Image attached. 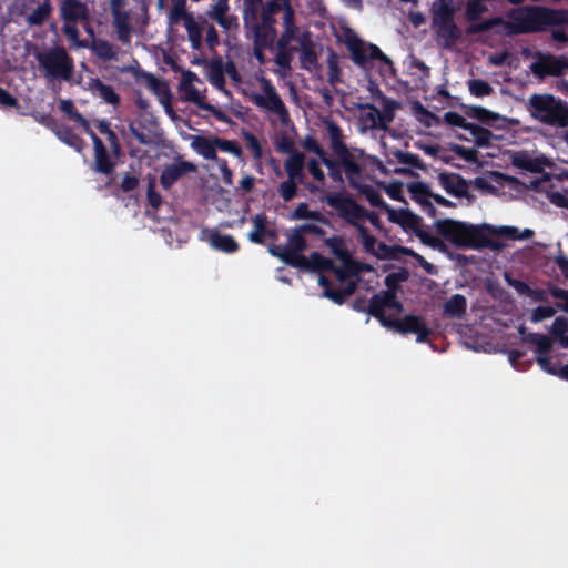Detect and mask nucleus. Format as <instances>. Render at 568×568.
<instances>
[{"instance_id":"obj_1","label":"nucleus","mask_w":568,"mask_h":568,"mask_svg":"<svg viewBox=\"0 0 568 568\" xmlns=\"http://www.w3.org/2000/svg\"><path fill=\"white\" fill-rule=\"evenodd\" d=\"M487 0H468L465 6V20L470 22L466 28L467 36H476L495 29V34L514 37L547 31L549 28L568 26V10L544 6H524L506 11L505 18L495 16L483 21L488 12Z\"/></svg>"},{"instance_id":"obj_2","label":"nucleus","mask_w":568,"mask_h":568,"mask_svg":"<svg viewBox=\"0 0 568 568\" xmlns=\"http://www.w3.org/2000/svg\"><path fill=\"white\" fill-rule=\"evenodd\" d=\"M487 224L475 225L466 222L443 219L435 222L436 232L446 241L460 248L495 247L486 232Z\"/></svg>"},{"instance_id":"obj_3","label":"nucleus","mask_w":568,"mask_h":568,"mask_svg":"<svg viewBox=\"0 0 568 568\" xmlns=\"http://www.w3.org/2000/svg\"><path fill=\"white\" fill-rule=\"evenodd\" d=\"M527 106L531 116L541 123L568 126V103L552 94L534 93L529 97Z\"/></svg>"},{"instance_id":"obj_4","label":"nucleus","mask_w":568,"mask_h":568,"mask_svg":"<svg viewBox=\"0 0 568 568\" xmlns=\"http://www.w3.org/2000/svg\"><path fill=\"white\" fill-rule=\"evenodd\" d=\"M323 201L336 210L337 215L342 220L354 227L363 225L362 221L368 220L374 227L382 229L379 215L375 212H368L348 194L339 192L328 193L323 197Z\"/></svg>"},{"instance_id":"obj_5","label":"nucleus","mask_w":568,"mask_h":568,"mask_svg":"<svg viewBox=\"0 0 568 568\" xmlns=\"http://www.w3.org/2000/svg\"><path fill=\"white\" fill-rule=\"evenodd\" d=\"M523 334V341L536 346L535 359L540 368L551 375L559 376L561 379L568 381V364H561L564 354L550 356L552 349V341L549 336L539 333L525 334V328L519 329Z\"/></svg>"},{"instance_id":"obj_6","label":"nucleus","mask_w":568,"mask_h":568,"mask_svg":"<svg viewBox=\"0 0 568 568\" xmlns=\"http://www.w3.org/2000/svg\"><path fill=\"white\" fill-rule=\"evenodd\" d=\"M344 43L349 51L351 59L358 67H365L372 60H378L387 65L393 64L392 60L376 44L365 43L351 29L345 33Z\"/></svg>"},{"instance_id":"obj_7","label":"nucleus","mask_w":568,"mask_h":568,"mask_svg":"<svg viewBox=\"0 0 568 568\" xmlns=\"http://www.w3.org/2000/svg\"><path fill=\"white\" fill-rule=\"evenodd\" d=\"M37 59L48 77L61 78L65 81L71 79L74 63L63 47H55L48 52L39 53Z\"/></svg>"},{"instance_id":"obj_8","label":"nucleus","mask_w":568,"mask_h":568,"mask_svg":"<svg viewBox=\"0 0 568 568\" xmlns=\"http://www.w3.org/2000/svg\"><path fill=\"white\" fill-rule=\"evenodd\" d=\"M335 155V158L326 154L321 159V162L327 168L328 175L335 183H343L344 179L347 181L349 186H356V180L364 178L365 165L355 164L349 154Z\"/></svg>"},{"instance_id":"obj_9","label":"nucleus","mask_w":568,"mask_h":568,"mask_svg":"<svg viewBox=\"0 0 568 568\" xmlns=\"http://www.w3.org/2000/svg\"><path fill=\"white\" fill-rule=\"evenodd\" d=\"M385 308L403 311V304L397 300L396 293L379 292L374 294L368 303L367 313L378 320L382 326L387 327V323L396 318L386 316Z\"/></svg>"},{"instance_id":"obj_10","label":"nucleus","mask_w":568,"mask_h":568,"mask_svg":"<svg viewBox=\"0 0 568 568\" xmlns=\"http://www.w3.org/2000/svg\"><path fill=\"white\" fill-rule=\"evenodd\" d=\"M386 328L396 331L399 334H415L417 343H425L432 331L425 320L417 315H406L403 318L390 320Z\"/></svg>"},{"instance_id":"obj_11","label":"nucleus","mask_w":568,"mask_h":568,"mask_svg":"<svg viewBox=\"0 0 568 568\" xmlns=\"http://www.w3.org/2000/svg\"><path fill=\"white\" fill-rule=\"evenodd\" d=\"M263 91L264 94H255L253 97L254 104L277 114L282 120L287 118L288 111L280 94L268 80H264Z\"/></svg>"},{"instance_id":"obj_12","label":"nucleus","mask_w":568,"mask_h":568,"mask_svg":"<svg viewBox=\"0 0 568 568\" xmlns=\"http://www.w3.org/2000/svg\"><path fill=\"white\" fill-rule=\"evenodd\" d=\"M125 4V0H110L112 24L115 28L119 41L122 43H129L132 36L130 13L129 11L124 10Z\"/></svg>"},{"instance_id":"obj_13","label":"nucleus","mask_w":568,"mask_h":568,"mask_svg":"<svg viewBox=\"0 0 568 568\" xmlns=\"http://www.w3.org/2000/svg\"><path fill=\"white\" fill-rule=\"evenodd\" d=\"M196 171L197 166L194 163L178 156L173 163L163 166L160 184L164 190H170L182 176Z\"/></svg>"},{"instance_id":"obj_14","label":"nucleus","mask_w":568,"mask_h":568,"mask_svg":"<svg viewBox=\"0 0 568 568\" xmlns=\"http://www.w3.org/2000/svg\"><path fill=\"white\" fill-rule=\"evenodd\" d=\"M59 13L64 23H79L89 20V9L82 0H61Z\"/></svg>"},{"instance_id":"obj_15","label":"nucleus","mask_w":568,"mask_h":568,"mask_svg":"<svg viewBox=\"0 0 568 568\" xmlns=\"http://www.w3.org/2000/svg\"><path fill=\"white\" fill-rule=\"evenodd\" d=\"M438 47L452 50L463 37L462 29L455 21L432 27Z\"/></svg>"},{"instance_id":"obj_16","label":"nucleus","mask_w":568,"mask_h":568,"mask_svg":"<svg viewBox=\"0 0 568 568\" xmlns=\"http://www.w3.org/2000/svg\"><path fill=\"white\" fill-rule=\"evenodd\" d=\"M566 62L567 59L565 58L547 54L531 64V71L539 78H545L546 75L559 77L566 70Z\"/></svg>"},{"instance_id":"obj_17","label":"nucleus","mask_w":568,"mask_h":568,"mask_svg":"<svg viewBox=\"0 0 568 568\" xmlns=\"http://www.w3.org/2000/svg\"><path fill=\"white\" fill-rule=\"evenodd\" d=\"M457 8L454 0H435L429 9L430 27L455 21Z\"/></svg>"},{"instance_id":"obj_18","label":"nucleus","mask_w":568,"mask_h":568,"mask_svg":"<svg viewBox=\"0 0 568 568\" xmlns=\"http://www.w3.org/2000/svg\"><path fill=\"white\" fill-rule=\"evenodd\" d=\"M388 221L399 225L404 231L415 233L422 224V217L413 213L409 209L395 210L387 206Z\"/></svg>"},{"instance_id":"obj_19","label":"nucleus","mask_w":568,"mask_h":568,"mask_svg":"<svg viewBox=\"0 0 568 568\" xmlns=\"http://www.w3.org/2000/svg\"><path fill=\"white\" fill-rule=\"evenodd\" d=\"M92 143L94 150V171L104 175H112L116 163L111 159L103 141L99 136H94Z\"/></svg>"},{"instance_id":"obj_20","label":"nucleus","mask_w":568,"mask_h":568,"mask_svg":"<svg viewBox=\"0 0 568 568\" xmlns=\"http://www.w3.org/2000/svg\"><path fill=\"white\" fill-rule=\"evenodd\" d=\"M438 182L448 194L455 197L462 199L469 195L468 183L458 173L442 172L438 175Z\"/></svg>"},{"instance_id":"obj_21","label":"nucleus","mask_w":568,"mask_h":568,"mask_svg":"<svg viewBox=\"0 0 568 568\" xmlns=\"http://www.w3.org/2000/svg\"><path fill=\"white\" fill-rule=\"evenodd\" d=\"M244 28L247 36L252 38L253 44L273 48L277 36L276 28L260 26L257 20L251 23H244Z\"/></svg>"},{"instance_id":"obj_22","label":"nucleus","mask_w":568,"mask_h":568,"mask_svg":"<svg viewBox=\"0 0 568 568\" xmlns=\"http://www.w3.org/2000/svg\"><path fill=\"white\" fill-rule=\"evenodd\" d=\"M199 81V77L191 70H186L182 73L181 81L179 84V91L183 97V100L194 103L197 108L200 104L205 103L204 97H202L199 90L195 88L194 82Z\"/></svg>"},{"instance_id":"obj_23","label":"nucleus","mask_w":568,"mask_h":568,"mask_svg":"<svg viewBox=\"0 0 568 568\" xmlns=\"http://www.w3.org/2000/svg\"><path fill=\"white\" fill-rule=\"evenodd\" d=\"M324 124L333 154L341 156L348 154V146L345 143L342 128L333 120H325ZM343 160H345V156H343Z\"/></svg>"},{"instance_id":"obj_24","label":"nucleus","mask_w":568,"mask_h":568,"mask_svg":"<svg viewBox=\"0 0 568 568\" xmlns=\"http://www.w3.org/2000/svg\"><path fill=\"white\" fill-rule=\"evenodd\" d=\"M183 22L187 32V39L190 41L191 48L195 51L201 50L203 31L207 23L206 19L202 16H199L197 18L192 16L187 17V19L183 20Z\"/></svg>"},{"instance_id":"obj_25","label":"nucleus","mask_w":568,"mask_h":568,"mask_svg":"<svg viewBox=\"0 0 568 568\" xmlns=\"http://www.w3.org/2000/svg\"><path fill=\"white\" fill-rule=\"evenodd\" d=\"M318 284L323 287V295L338 305L343 304L346 297L351 296L356 288L355 283H348L344 288H336L331 280L324 275L320 276Z\"/></svg>"},{"instance_id":"obj_26","label":"nucleus","mask_w":568,"mask_h":568,"mask_svg":"<svg viewBox=\"0 0 568 568\" xmlns=\"http://www.w3.org/2000/svg\"><path fill=\"white\" fill-rule=\"evenodd\" d=\"M88 90L94 95L103 100L105 103L113 106L120 103V95L115 92L114 88L105 84L99 78H91L88 81Z\"/></svg>"},{"instance_id":"obj_27","label":"nucleus","mask_w":568,"mask_h":568,"mask_svg":"<svg viewBox=\"0 0 568 568\" xmlns=\"http://www.w3.org/2000/svg\"><path fill=\"white\" fill-rule=\"evenodd\" d=\"M287 250L291 258L297 260V264H294V267L297 265L306 264V256L302 254L303 251L307 247V242L304 237V233L300 231V226L293 229L292 233L287 237Z\"/></svg>"},{"instance_id":"obj_28","label":"nucleus","mask_w":568,"mask_h":568,"mask_svg":"<svg viewBox=\"0 0 568 568\" xmlns=\"http://www.w3.org/2000/svg\"><path fill=\"white\" fill-rule=\"evenodd\" d=\"M300 47L301 67L307 71L318 69L320 65L317 53L314 49L313 41L307 33L303 34V37L300 39Z\"/></svg>"},{"instance_id":"obj_29","label":"nucleus","mask_w":568,"mask_h":568,"mask_svg":"<svg viewBox=\"0 0 568 568\" xmlns=\"http://www.w3.org/2000/svg\"><path fill=\"white\" fill-rule=\"evenodd\" d=\"M283 32L276 41V49H290L291 42L295 39L297 27L295 24V12L294 9H288L283 14Z\"/></svg>"},{"instance_id":"obj_30","label":"nucleus","mask_w":568,"mask_h":568,"mask_svg":"<svg viewBox=\"0 0 568 568\" xmlns=\"http://www.w3.org/2000/svg\"><path fill=\"white\" fill-rule=\"evenodd\" d=\"M206 241L213 248L227 254L235 253L240 248L239 243L232 235L222 234L216 230L210 231Z\"/></svg>"},{"instance_id":"obj_31","label":"nucleus","mask_w":568,"mask_h":568,"mask_svg":"<svg viewBox=\"0 0 568 568\" xmlns=\"http://www.w3.org/2000/svg\"><path fill=\"white\" fill-rule=\"evenodd\" d=\"M326 246L329 247L331 253L338 258L344 266H356L357 262L352 260V255L345 244V241L341 236H331L324 240Z\"/></svg>"},{"instance_id":"obj_32","label":"nucleus","mask_w":568,"mask_h":568,"mask_svg":"<svg viewBox=\"0 0 568 568\" xmlns=\"http://www.w3.org/2000/svg\"><path fill=\"white\" fill-rule=\"evenodd\" d=\"M252 223L253 229L247 234V239L254 244L265 245L266 231L270 225L267 215L265 213L255 214L252 217Z\"/></svg>"},{"instance_id":"obj_33","label":"nucleus","mask_w":568,"mask_h":568,"mask_svg":"<svg viewBox=\"0 0 568 568\" xmlns=\"http://www.w3.org/2000/svg\"><path fill=\"white\" fill-rule=\"evenodd\" d=\"M352 189L358 191L361 194L365 196L368 203L374 207H379L387 212V204L382 197L381 193L369 184L363 183V178L356 180V186H351Z\"/></svg>"},{"instance_id":"obj_34","label":"nucleus","mask_w":568,"mask_h":568,"mask_svg":"<svg viewBox=\"0 0 568 568\" xmlns=\"http://www.w3.org/2000/svg\"><path fill=\"white\" fill-rule=\"evenodd\" d=\"M304 159V154L298 151H293L286 159L284 169L288 179H294L297 180L298 183H303Z\"/></svg>"},{"instance_id":"obj_35","label":"nucleus","mask_w":568,"mask_h":568,"mask_svg":"<svg viewBox=\"0 0 568 568\" xmlns=\"http://www.w3.org/2000/svg\"><path fill=\"white\" fill-rule=\"evenodd\" d=\"M90 48L93 54H95L99 59L103 61L118 60L119 48L109 42L108 40L100 38L93 39L90 44Z\"/></svg>"},{"instance_id":"obj_36","label":"nucleus","mask_w":568,"mask_h":568,"mask_svg":"<svg viewBox=\"0 0 568 568\" xmlns=\"http://www.w3.org/2000/svg\"><path fill=\"white\" fill-rule=\"evenodd\" d=\"M192 148L205 160L219 161L215 136L209 139L206 136H195L191 143Z\"/></svg>"},{"instance_id":"obj_37","label":"nucleus","mask_w":568,"mask_h":568,"mask_svg":"<svg viewBox=\"0 0 568 568\" xmlns=\"http://www.w3.org/2000/svg\"><path fill=\"white\" fill-rule=\"evenodd\" d=\"M467 116L478 120L483 124L494 125L498 121H504L506 118L493 112L480 105H470L466 109Z\"/></svg>"},{"instance_id":"obj_38","label":"nucleus","mask_w":568,"mask_h":568,"mask_svg":"<svg viewBox=\"0 0 568 568\" xmlns=\"http://www.w3.org/2000/svg\"><path fill=\"white\" fill-rule=\"evenodd\" d=\"M466 310L467 300L459 293L452 295L444 304V314L448 317L462 318Z\"/></svg>"},{"instance_id":"obj_39","label":"nucleus","mask_w":568,"mask_h":568,"mask_svg":"<svg viewBox=\"0 0 568 568\" xmlns=\"http://www.w3.org/2000/svg\"><path fill=\"white\" fill-rule=\"evenodd\" d=\"M296 268L329 272L331 270L335 268V264L331 258L323 256L321 253L312 252L310 257H306V264L297 265Z\"/></svg>"},{"instance_id":"obj_40","label":"nucleus","mask_w":568,"mask_h":568,"mask_svg":"<svg viewBox=\"0 0 568 568\" xmlns=\"http://www.w3.org/2000/svg\"><path fill=\"white\" fill-rule=\"evenodd\" d=\"M52 11V3L43 1L30 14L27 16L26 21L29 26H43L51 17Z\"/></svg>"},{"instance_id":"obj_41","label":"nucleus","mask_w":568,"mask_h":568,"mask_svg":"<svg viewBox=\"0 0 568 568\" xmlns=\"http://www.w3.org/2000/svg\"><path fill=\"white\" fill-rule=\"evenodd\" d=\"M407 190L412 200L419 205L426 206V204H429V199L432 197L433 192L426 183L420 181L410 182L407 185Z\"/></svg>"},{"instance_id":"obj_42","label":"nucleus","mask_w":568,"mask_h":568,"mask_svg":"<svg viewBox=\"0 0 568 568\" xmlns=\"http://www.w3.org/2000/svg\"><path fill=\"white\" fill-rule=\"evenodd\" d=\"M54 134L58 136L60 141L73 148L78 152H81L85 146L84 140L80 135L74 133L72 129H70L69 126H59L54 131Z\"/></svg>"},{"instance_id":"obj_43","label":"nucleus","mask_w":568,"mask_h":568,"mask_svg":"<svg viewBox=\"0 0 568 568\" xmlns=\"http://www.w3.org/2000/svg\"><path fill=\"white\" fill-rule=\"evenodd\" d=\"M470 133L473 136L474 143L478 148H488L491 144V140L494 139V134L490 130L479 125L469 122L468 125L465 129Z\"/></svg>"},{"instance_id":"obj_44","label":"nucleus","mask_w":568,"mask_h":568,"mask_svg":"<svg viewBox=\"0 0 568 568\" xmlns=\"http://www.w3.org/2000/svg\"><path fill=\"white\" fill-rule=\"evenodd\" d=\"M192 16L194 14L186 10V0H172V8L168 14L170 26L179 24L181 21Z\"/></svg>"},{"instance_id":"obj_45","label":"nucleus","mask_w":568,"mask_h":568,"mask_svg":"<svg viewBox=\"0 0 568 568\" xmlns=\"http://www.w3.org/2000/svg\"><path fill=\"white\" fill-rule=\"evenodd\" d=\"M327 81L332 85H335V84L342 82L339 57L333 50H329L328 54H327Z\"/></svg>"},{"instance_id":"obj_46","label":"nucleus","mask_w":568,"mask_h":568,"mask_svg":"<svg viewBox=\"0 0 568 568\" xmlns=\"http://www.w3.org/2000/svg\"><path fill=\"white\" fill-rule=\"evenodd\" d=\"M141 79L146 88L154 93L158 98L170 91V88L165 81L158 79L155 75L149 72H142Z\"/></svg>"},{"instance_id":"obj_47","label":"nucleus","mask_w":568,"mask_h":568,"mask_svg":"<svg viewBox=\"0 0 568 568\" xmlns=\"http://www.w3.org/2000/svg\"><path fill=\"white\" fill-rule=\"evenodd\" d=\"M513 164L519 169L539 173L542 171L541 162L538 159L531 158L528 154H519L514 156Z\"/></svg>"},{"instance_id":"obj_48","label":"nucleus","mask_w":568,"mask_h":568,"mask_svg":"<svg viewBox=\"0 0 568 568\" xmlns=\"http://www.w3.org/2000/svg\"><path fill=\"white\" fill-rule=\"evenodd\" d=\"M262 9L263 0H243V23L256 21Z\"/></svg>"},{"instance_id":"obj_49","label":"nucleus","mask_w":568,"mask_h":568,"mask_svg":"<svg viewBox=\"0 0 568 568\" xmlns=\"http://www.w3.org/2000/svg\"><path fill=\"white\" fill-rule=\"evenodd\" d=\"M551 334L559 339L564 347H568V320L564 316L556 317L551 326Z\"/></svg>"},{"instance_id":"obj_50","label":"nucleus","mask_w":568,"mask_h":568,"mask_svg":"<svg viewBox=\"0 0 568 568\" xmlns=\"http://www.w3.org/2000/svg\"><path fill=\"white\" fill-rule=\"evenodd\" d=\"M409 273L406 268L402 267L398 272H393L386 275L384 283L387 287L385 292L396 293L402 282L408 280Z\"/></svg>"},{"instance_id":"obj_51","label":"nucleus","mask_w":568,"mask_h":568,"mask_svg":"<svg viewBox=\"0 0 568 568\" xmlns=\"http://www.w3.org/2000/svg\"><path fill=\"white\" fill-rule=\"evenodd\" d=\"M355 229L357 230L358 236L361 239L365 252L374 255L376 246L378 244L376 237L369 234L367 227L364 225H358V227Z\"/></svg>"},{"instance_id":"obj_52","label":"nucleus","mask_w":568,"mask_h":568,"mask_svg":"<svg viewBox=\"0 0 568 568\" xmlns=\"http://www.w3.org/2000/svg\"><path fill=\"white\" fill-rule=\"evenodd\" d=\"M486 232H487L488 236L497 235V236H501V237H506V239H510V240H519L520 239L519 230L515 226L495 227L491 225H487Z\"/></svg>"},{"instance_id":"obj_53","label":"nucleus","mask_w":568,"mask_h":568,"mask_svg":"<svg viewBox=\"0 0 568 568\" xmlns=\"http://www.w3.org/2000/svg\"><path fill=\"white\" fill-rule=\"evenodd\" d=\"M469 92L477 98H483L493 93V87L485 80L474 79L468 82Z\"/></svg>"},{"instance_id":"obj_54","label":"nucleus","mask_w":568,"mask_h":568,"mask_svg":"<svg viewBox=\"0 0 568 568\" xmlns=\"http://www.w3.org/2000/svg\"><path fill=\"white\" fill-rule=\"evenodd\" d=\"M413 111L416 119L427 128L432 126L433 122L436 120V115L426 109L419 101L414 102Z\"/></svg>"},{"instance_id":"obj_55","label":"nucleus","mask_w":568,"mask_h":568,"mask_svg":"<svg viewBox=\"0 0 568 568\" xmlns=\"http://www.w3.org/2000/svg\"><path fill=\"white\" fill-rule=\"evenodd\" d=\"M297 180L288 179L283 181L278 186V194L285 201L290 202L297 194Z\"/></svg>"},{"instance_id":"obj_56","label":"nucleus","mask_w":568,"mask_h":568,"mask_svg":"<svg viewBox=\"0 0 568 568\" xmlns=\"http://www.w3.org/2000/svg\"><path fill=\"white\" fill-rule=\"evenodd\" d=\"M267 251L272 256L278 257L286 265L294 267V264L298 263L297 260L293 257L291 258L287 246L276 245L272 243L268 245Z\"/></svg>"},{"instance_id":"obj_57","label":"nucleus","mask_w":568,"mask_h":568,"mask_svg":"<svg viewBox=\"0 0 568 568\" xmlns=\"http://www.w3.org/2000/svg\"><path fill=\"white\" fill-rule=\"evenodd\" d=\"M423 244L432 247V248H444L445 245L443 243V241L437 237V236H434L432 235L429 232L425 231L422 229V225L418 226V229L415 231L414 233Z\"/></svg>"},{"instance_id":"obj_58","label":"nucleus","mask_w":568,"mask_h":568,"mask_svg":"<svg viewBox=\"0 0 568 568\" xmlns=\"http://www.w3.org/2000/svg\"><path fill=\"white\" fill-rule=\"evenodd\" d=\"M77 24L78 23H64L62 27L63 33L75 47L87 48L88 41L79 39L80 32Z\"/></svg>"},{"instance_id":"obj_59","label":"nucleus","mask_w":568,"mask_h":568,"mask_svg":"<svg viewBox=\"0 0 568 568\" xmlns=\"http://www.w3.org/2000/svg\"><path fill=\"white\" fill-rule=\"evenodd\" d=\"M362 270H371V266H361L359 263H357V265L353 267H346L344 265L341 267L335 265V268L331 270L329 272L334 273L338 281L344 282L347 277H349L351 275H355L357 272Z\"/></svg>"},{"instance_id":"obj_60","label":"nucleus","mask_w":568,"mask_h":568,"mask_svg":"<svg viewBox=\"0 0 568 568\" xmlns=\"http://www.w3.org/2000/svg\"><path fill=\"white\" fill-rule=\"evenodd\" d=\"M395 158L400 164L410 165L415 169H424V163L417 154L404 151H397Z\"/></svg>"},{"instance_id":"obj_61","label":"nucleus","mask_w":568,"mask_h":568,"mask_svg":"<svg viewBox=\"0 0 568 568\" xmlns=\"http://www.w3.org/2000/svg\"><path fill=\"white\" fill-rule=\"evenodd\" d=\"M295 51H296V48L277 49L276 55H275V63L284 70H291V63L293 61V53Z\"/></svg>"},{"instance_id":"obj_62","label":"nucleus","mask_w":568,"mask_h":568,"mask_svg":"<svg viewBox=\"0 0 568 568\" xmlns=\"http://www.w3.org/2000/svg\"><path fill=\"white\" fill-rule=\"evenodd\" d=\"M215 145H216V150L219 149L223 152L231 153L235 156H241V154H242L241 146L237 144V142H235L233 140H225V139L215 136Z\"/></svg>"},{"instance_id":"obj_63","label":"nucleus","mask_w":568,"mask_h":568,"mask_svg":"<svg viewBox=\"0 0 568 568\" xmlns=\"http://www.w3.org/2000/svg\"><path fill=\"white\" fill-rule=\"evenodd\" d=\"M362 109H368V112L363 115V119L371 123V128L383 129L381 111L374 104L367 103L363 105Z\"/></svg>"},{"instance_id":"obj_64","label":"nucleus","mask_w":568,"mask_h":568,"mask_svg":"<svg viewBox=\"0 0 568 568\" xmlns=\"http://www.w3.org/2000/svg\"><path fill=\"white\" fill-rule=\"evenodd\" d=\"M549 293L552 297L561 301L557 303V307L568 314V291L551 285L549 286Z\"/></svg>"}]
</instances>
